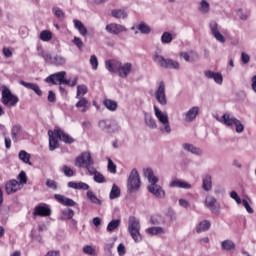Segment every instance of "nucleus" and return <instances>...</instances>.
<instances>
[{"instance_id": "nucleus-1", "label": "nucleus", "mask_w": 256, "mask_h": 256, "mask_svg": "<svg viewBox=\"0 0 256 256\" xmlns=\"http://www.w3.org/2000/svg\"><path fill=\"white\" fill-rule=\"evenodd\" d=\"M144 177L148 180L149 185L147 186V190L154 195L157 199H165V191L163 187L157 183H159V177L155 175L153 169L146 168L143 170Z\"/></svg>"}, {"instance_id": "nucleus-2", "label": "nucleus", "mask_w": 256, "mask_h": 256, "mask_svg": "<svg viewBox=\"0 0 256 256\" xmlns=\"http://www.w3.org/2000/svg\"><path fill=\"white\" fill-rule=\"evenodd\" d=\"M105 67L109 73H117L121 79H127L129 75H131V71H133V65L129 62L121 63L117 60H106Z\"/></svg>"}, {"instance_id": "nucleus-3", "label": "nucleus", "mask_w": 256, "mask_h": 256, "mask_svg": "<svg viewBox=\"0 0 256 256\" xmlns=\"http://www.w3.org/2000/svg\"><path fill=\"white\" fill-rule=\"evenodd\" d=\"M154 115L159 123H161L159 131L162 133V135H171V123L169 122V115L167 112L161 111L159 107L154 105Z\"/></svg>"}, {"instance_id": "nucleus-4", "label": "nucleus", "mask_w": 256, "mask_h": 256, "mask_svg": "<svg viewBox=\"0 0 256 256\" xmlns=\"http://www.w3.org/2000/svg\"><path fill=\"white\" fill-rule=\"evenodd\" d=\"M128 231L135 243H141L143 241V236H141V223L135 216L129 217Z\"/></svg>"}, {"instance_id": "nucleus-5", "label": "nucleus", "mask_w": 256, "mask_h": 256, "mask_svg": "<svg viewBox=\"0 0 256 256\" xmlns=\"http://www.w3.org/2000/svg\"><path fill=\"white\" fill-rule=\"evenodd\" d=\"M1 103L5 105V107H17V103H19V97L17 95L12 94L11 89L6 85L1 86Z\"/></svg>"}, {"instance_id": "nucleus-6", "label": "nucleus", "mask_w": 256, "mask_h": 256, "mask_svg": "<svg viewBox=\"0 0 256 256\" xmlns=\"http://www.w3.org/2000/svg\"><path fill=\"white\" fill-rule=\"evenodd\" d=\"M98 128L103 133H119L121 131V125L115 121L110 119H101L98 121Z\"/></svg>"}, {"instance_id": "nucleus-7", "label": "nucleus", "mask_w": 256, "mask_h": 256, "mask_svg": "<svg viewBox=\"0 0 256 256\" xmlns=\"http://www.w3.org/2000/svg\"><path fill=\"white\" fill-rule=\"evenodd\" d=\"M39 57H42L46 63H50V65H56V67H61V65H65L66 60L62 55L56 54L52 55L49 52H45L43 49L38 50Z\"/></svg>"}, {"instance_id": "nucleus-8", "label": "nucleus", "mask_w": 256, "mask_h": 256, "mask_svg": "<svg viewBox=\"0 0 256 256\" xmlns=\"http://www.w3.org/2000/svg\"><path fill=\"white\" fill-rule=\"evenodd\" d=\"M153 61L158 65L159 67H162L163 69H175L179 70L180 65L177 61L173 59H165V57L159 55V53H155L153 56Z\"/></svg>"}, {"instance_id": "nucleus-9", "label": "nucleus", "mask_w": 256, "mask_h": 256, "mask_svg": "<svg viewBox=\"0 0 256 256\" xmlns=\"http://www.w3.org/2000/svg\"><path fill=\"white\" fill-rule=\"evenodd\" d=\"M141 187V178L139 177V171L132 169L127 180V189L130 192L139 191Z\"/></svg>"}, {"instance_id": "nucleus-10", "label": "nucleus", "mask_w": 256, "mask_h": 256, "mask_svg": "<svg viewBox=\"0 0 256 256\" xmlns=\"http://www.w3.org/2000/svg\"><path fill=\"white\" fill-rule=\"evenodd\" d=\"M154 97L156 101L159 103V105H162V107H165L167 105V94L165 92V82L161 81L158 84V87L156 88V91L154 93Z\"/></svg>"}, {"instance_id": "nucleus-11", "label": "nucleus", "mask_w": 256, "mask_h": 256, "mask_svg": "<svg viewBox=\"0 0 256 256\" xmlns=\"http://www.w3.org/2000/svg\"><path fill=\"white\" fill-rule=\"evenodd\" d=\"M75 165L76 167H83V165H85V167L95 165L91 152H83L80 156H78L76 158Z\"/></svg>"}, {"instance_id": "nucleus-12", "label": "nucleus", "mask_w": 256, "mask_h": 256, "mask_svg": "<svg viewBox=\"0 0 256 256\" xmlns=\"http://www.w3.org/2000/svg\"><path fill=\"white\" fill-rule=\"evenodd\" d=\"M65 75H67L65 71L57 72L55 74L48 76L45 79V82L52 83V85H57V83H59V85H65V83H67V79H65Z\"/></svg>"}, {"instance_id": "nucleus-13", "label": "nucleus", "mask_w": 256, "mask_h": 256, "mask_svg": "<svg viewBox=\"0 0 256 256\" xmlns=\"http://www.w3.org/2000/svg\"><path fill=\"white\" fill-rule=\"evenodd\" d=\"M204 205L211 213H219L221 211V204L217 203V198L214 196H206Z\"/></svg>"}, {"instance_id": "nucleus-14", "label": "nucleus", "mask_w": 256, "mask_h": 256, "mask_svg": "<svg viewBox=\"0 0 256 256\" xmlns=\"http://www.w3.org/2000/svg\"><path fill=\"white\" fill-rule=\"evenodd\" d=\"M209 27L214 39H216L218 43H225L226 39L225 36H223V34H221L219 31V24L215 21H211L209 23Z\"/></svg>"}, {"instance_id": "nucleus-15", "label": "nucleus", "mask_w": 256, "mask_h": 256, "mask_svg": "<svg viewBox=\"0 0 256 256\" xmlns=\"http://www.w3.org/2000/svg\"><path fill=\"white\" fill-rule=\"evenodd\" d=\"M197 115H199V107L194 106L186 111L182 117L185 123H193L195 119H197Z\"/></svg>"}, {"instance_id": "nucleus-16", "label": "nucleus", "mask_w": 256, "mask_h": 256, "mask_svg": "<svg viewBox=\"0 0 256 256\" xmlns=\"http://www.w3.org/2000/svg\"><path fill=\"white\" fill-rule=\"evenodd\" d=\"M168 187L170 189H191L192 186L185 180L175 178L168 184Z\"/></svg>"}, {"instance_id": "nucleus-17", "label": "nucleus", "mask_w": 256, "mask_h": 256, "mask_svg": "<svg viewBox=\"0 0 256 256\" xmlns=\"http://www.w3.org/2000/svg\"><path fill=\"white\" fill-rule=\"evenodd\" d=\"M105 30L108 33H111L112 35H119L121 33H125V31H127V28H125V26L121 24L112 23V24H108Z\"/></svg>"}, {"instance_id": "nucleus-18", "label": "nucleus", "mask_w": 256, "mask_h": 256, "mask_svg": "<svg viewBox=\"0 0 256 256\" xmlns=\"http://www.w3.org/2000/svg\"><path fill=\"white\" fill-rule=\"evenodd\" d=\"M21 189V183L17 180H10L5 184V191L7 195H11L12 193H17Z\"/></svg>"}, {"instance_id": "nucleus-19", "label": "nucleus", "mask_w": 256, "mask_h": 256, "mask_svg": "<svg viewBox=\"0 0 256 256\" xmlns=\"http://www.w3.org/2000/svg\"><path fill=\"white\" fill-rule=\"evenodd\" d=\"M204 77L206 79H213L217 83V85H223V75L219 72H213L211 70H206L204 72Z\"/></svg>"}, {"instance_id": "nucleus-20", "label": "nucleus", "mask_w": 256, "mask_h": 256, "mask_svg": "<svg viewBox=\"0 0 256 256\" xmlns=\"http://www.w3.org/2000/svg\"><path fill=\"white\" fill-rule=\"evenodd\" d=\"M236 121L237 118L233 116V114L224 113L221 117V120H219V123H222V125H225V127H233Z\"/></svg>"}, {"instance_id": "nucleus-21", "label": "nucleus", "mask_w": 256, "mask_h": 256, "mask_svg": "<svg viewBox=\"0 0 256 256\" xmlns=\"http://www.w3.org/2000/svg\"><path fill=\"white\" fill-rule=\"evenodd\" d=\"M54 199H56L58 203H61V205H65L66 207H75L77 205L76 201L71 198H67L61 194H55Z\"/></svg>"}, {"instance_id": "nucleus-22", "label": "nucleus", "mask_w": 256, "mask_h": 256, "mask_svg": "<svg viewBox=\"0 0 256 256\" xmlns=\"http://www.w3.org/2000/svg\"><path fill=\"white\" fill-rule=\"evenodd\" d=\"M55 135L56 137H58V139H60V141H63L64 143H75V139H73V137L69 136V134L63 132L61 129L56 128L55 129Z\"/></svg>"}, {"instance_id": "nucleus-23", "label": "nucleus", "mask_w": 256, "mask_h": 256, "mask_svg": "<svg viewBox=\"0 0 256 256\" xmlns=\"http://www.w3.org/2000/svg\"><path fill=\"white\" fill-rule=\"evenodd\" d=\"M182 148L184 149V151H187V153H192V155H197L198 157H201V155H203V150L199 147H195L193 144L184 143L182 145Z\"/></svg>"}, {"instance_id": "nucleus-24", "label": "nucleus", "mask_w": 256, "mask_h": 256, "mask_svg": "<svg viewBox=\"0 0 256 256\" xmlns=\"http://www.w3.org/2000/svg\"><path fill=\"white\" fill-rule=\"evenodd\" d=\"M33 215L38 217H49L51 215V208L47 206H36L34 208Z\"/></svg>"}, {"instance_id": "nucleus-25", "label": "nucleus", "mask_w": 256, "mask_h": 256, "mask_svg": "<svg viewBox=\"0 0 256 256\" xmlns=\"http://www.w3.org/2000/svg\"><path fill=\"white\" fill-rule=\"evenodd\" d=\"M49 136V149L50 151H55V149L59 148V140L56 138L57 135L55 134V130H49L48 131Z\"/></svg>"}, {"instance_id": "nucleus-26", "label": "nucleus", "mask_w": 256, "mask_h": 256, "mask_svg": "<svg viewBox=\"0 0 256 256\" xmlns=\"http://www.w3.org/2000/svg\"><path fill=\"white\" fill-rule=\"evenodd\" d=\"M146 233L151 237H155L157 235H165V233H167V230L161 226H152L146 229Z\"/></svg>"}, {"instance_id": "nucleus-27", "label": "nucleus", "mask_w": 256, "mask_h": 256, "mask_svg": "<svg viewBox=\"0 0 256 256\" xmlns=\"http://www.w3.org/2000/svg\"><path fill=\"white\" fill-rule=\"evenodd\" d=\"M19 83L26 89H31V91H34V93H36V95H38L39 97L43 95V92L41 91V88H39V85L31 82H25L23 80H20Z\"/></svg>"}, {"instance_id": "nucleus-28", "label": "nucleus", "mask_w": 256, "mask_h": 256, "mask_svg": "<svg viewBox=\"0 0 256 256\" xmlns=\"http://www.w3.org/2000/svg\"><path fill=\"white\" fill-rule=\"evenodd\" d=\"M144 123L146 127H149V129H157V122L149 113H144Z\"/></svg>"}, {"instance_id": "nucleus-29", "label": "nucleus", "mask_w": 256, "mask_h": 256, "mask_svg": "<svg viewBox=\"0 0 256 256\" xmlns=\"http://www.w3.org/2000/svg\"><path fill=\"white\" fill-rule=\"evenodd\" d=\"M202 189L209 192L213 189V178L211 175L207 174L202 180Z\"/></svg>"}, {"instance_id": "nucleus-30", "label": "nucleus", "mask_w": 256, "mask_h": 256, "mask_svg": "<svg viewBox=\"0 0 256 256\" xmlns=\"http://www.w3.org/2000/svg\"><path fill=\"white\" fill-rule=\"evenodd\" d=\"M73 23L75 29H77V31L82 35V37H87V28L85 27V24H83L81 20L77 19H74Z\"/></svg>"}, {"instance_id": "nucleus-31", "label": "nucleus", "mask_w": 256, "mask_h": 256, "mask_svg": "<svg viewBox=\"0 0 256 256\" xmlns=\"http://www.w3.org/2000/svg\"><path fill=\"white\" fill-rule=\"evenodd\" d=\"M198 11L202 15H207L211 11V4L207 0H201L198 5Z\"/></svg>"}, {"instance_id": "nucleus-32", "label": "nucleus", "mask_w": 256, "mask_h": 256, "mask_svg": "<svg viewBox=\"0 0 256 256\" xmlns=\"http://www.w3.org/2000/svg\"><path fill=\"white\" fill-rule=\"evenodd\" d=\"M211 229V222L209 220L201 221L196 227V233H205Z\"/></svg>"}, {"instance_id": "nucleus-33", "label": "nucleus", "mask_w": 256, "mask_h": 256, "mask_svg": "<svg viewBox=\"0 0 256 256\" xmlns=\"http://www.w3.org/2000/svg\"><path fill=\"white\" fill-rule=\"evenodd\" d=\"M68 187L70 189H82L83 191H89V185L84 182H68Z\"/></svg>"}, {"instance_id": "nucleus-34", "label": "nucleus", "mask_w": 256, "mask_h": 256, "mask_svg": "<svg viewBox=\"0 0 256 256\" xmlns=\"http://www.w3.org/2000/svg\"><path fill=\"white\" fill-rule=\"evenodd\" d=\"M120 225H121L120 219H113L108 223L106 231H108V233H113V231H115L116 229H119Z\"/></svg>"}, {"instance_id": "nucleus-35", "label": "nucleus", "mask_w": 256, "mask_h": 256, "mask_svg": "<svg viewBox=\"0 0 256 256\" xmlns=\"http://www.w3.org/2000/svg\"><path fill=\"white\" fill-rule=\"evenodd\" d=\"M111 15L114 17V19H127V11L123 9L112 10Z\"/></svg>"}, {"instance_id": "nucleus-36", "label": "nucleus", "mask_w": 256, "mask_h": 256, "mask_svg": "<svg viewBox=\"0 0 256 256\" xmlns=\"http://www.w3.org/2000/svg\"><path fill=\"white\" fill-rule=\"evenodd\" d=\"M87 91H89V88H87V85L81 84L77 86V93H76V99H81L87 95Z\"/></svg>"}, {"instance_id": "nucleus-37", "label": "nucleus", "mask_w": 256, "mask_h": 256, "mask_svg": "<svg viewBox=\"0 0 256 256\" xmlns=\"http://www.w3.org/2000/svg\"><path fill=\"white\" fill-rule=\"evenodd\" d=\"M119 197H121V189L119 186H117V184H113L109 194V199L113 200Z\"/></svg>"}, {"instance_id": "nucleus-38", "label": "nucleus", "mask_w": 256, "mask_h": 256, "mask_svg": "<svg viewBox=\"0 0 256 256\" xmlns=\"http://www.w3.org/2000/svg\"><path fill=\"white\" fill-rule=\"evenodd\" d=\"M18 157L20 159V161H23V163H26L27 165H33V163H31V154L27 153V151L22 150L19 152Z\"/></svg>"}, {"instance_id": "nucleus-39", "label": "nucleus", "mask_w": 256, "mask_h": 256, "mask_svg": "<svg viewBox=\"0 0 256 256\" xmlns=\"http://www.w3.org/2000/svg\"><path fill=\"white\" fill-rule=\"evenodd\" d=\"M79 101L76 103V107L78 109H81L82 113H85L87 109H89V101H87L85 98H77Z\"/></svg>"}, {"instance_id": "nucleus-40", "label": "nucleus", "mask_w": 256, "mask_h": 256, "mask_svg": "<svg viewBox=\"0 0 256 256\" xmlns=\"http://www.w3.org/2000/svg\"><path fill=\"white\" fill-rule=\"evenodd\" d=\"M103 103L106 109H108V111H117V107H118L117 101L106 99L104 100Z\"/></svg>"}, {"instance_id": "nucleus-41", "label": "nucleus", "mask_w": 256, "mask_h": 256, "mask_svg": "<svg viewBox=\"0 0 256 256\" xmlns=\"http://www.w3.org/2000/svg\"><path fill=\"white\" fill-rule=\"evenodd\" d=\"M221 247L224 251H233V249H235V242L231 240H224L221 242Z\"/></svg>"}, {"instance_id": "nucleus-42", "label": "nucleus", "mask_w": 256, "mask_h": 256, "mask_svg": "<svg viewBox=\"0 0 256 256\" xmlns=\"http://www.w3.org/2000/svg\"><path fill=\"white\" fill-rule=\"evenodd\" d=\"M137 29L143 35H149V33H151V27H149V25H147L145 22H141L140 24H138Z\"/></svg>"}, {"instance_id": "nucleus-43", "label": "nucleus", "mask_w": 256, "mask_h": 256, "mask_svg": "<svg viewBox=\"0 0 256 256\" xmlns=\"http://www.w3.org/2000/svg\"><path fill=\"white\" fill-rule=\"evenodd\" d=\"M19 133H21V126H19V125L13 126L12 130H11V135H12V140L14 141V143H17Z\"/></svg>"}, {"instance_id": "nucleus-44", "label": "nucleus", "mask_w": 256, "mask_h": 256, "mask_svg": "<svg viewBox=\"0 0 256 256\" xmlns=\"http://www.w3.org/2000/svg\"><path fill=\"white\" fill-rule=\"evenodd\" d=\"M86 195L91 203H94V205H101V201L99 200V198H97L93 191L89 190Z\"/></svg>"}, {"instance_id": "nucleus-45", "label": "nucleus", "mask_w": 256, "mask_h": 256, "mask_svg": "<svg viewBox=\"0 0 256 256\" xmlns=\"http://www.w3.org/2000/svg\"><path fill=\"white\" fill-rule=\"evenodd\" d=\"M40 39L41 41H46V42L51 41V39H53V34L49 30H43L40 33Z\"/></svg>"}, {"instance_id": "nucleus-46", "label": "nucleus", "mask_w": 256, "mask_h": 256, "mask_svg": "<svg viewBox=\"0 0 256 256\" xmlns=\"http://www.w3.org/2000/svg\"><path fill=\"white\" fill-rule=\"evenodd\" d=\"M173 41V35L169 32H164L161 36V42L164 44L171 43Z\"/></svg>"}, {"instance_id": "nucleus-47", "label": "nucleus", "mask_w": 256, "mask_h": 256, "mask_svg": "<svg viewBox=\"0 0 256 256\" xmlns=\"http://www.w3.org/2000/svg\"><path fill=\"white\" fill-rule=\"evenodd\" d=\"M52 13H54L55 17L58 19H65V12L59 7H54L52 9Z\"/></svg>"}, {"instance_id": "nucleus-48", "label": "nucleus", "mask_w": 256, "mask_h": 256, "mask_svg": "<svg viewBox=\"0 0 256 256\" xmlns=\"http://www.w3.org/2000/svg\"><path fill=\"white\" fill-rule=\"evenodd\" d=\"M235 125V131L236 133H243L245 131V125H243V123L241 122V120L236 119V121L234 122Z\"/></svg>"}, {"instance_id": "nucleus-49", "label": "nucleus", "mask_w": 256, "mask_h": 256, "mask_svg": "<svg viewBox=\"0 0 256 256\" xmlns=\"http://www.w3.org/2000/svg\"><path fill=\"white\" fill-rule=\"evenodd\" d=\"M90 64L92 65V69L94 71H97L98 67H99V60L97 59V56L92 55L90 57Z\"/></svg>"}, {"instance_id": "nucleus-50", "label": "nucleus", "mask_w": 256, "mask_h": 256, "mask_svg": "<svg viewBox=\"0 0 256 256\" xmlns=\"http://www.w3.org/2000/svg\"><path fill=\"white\" fill-rule=\"evenodd\" d=\"M62 215L66 217V219H73L75 212L71 208H67L62 211Z\"/></svg>"}, {"instance_id": "nucleus-51", "label": "nucleus", "mask_w": 256, "mask_h": 256, "mask_svg": "<svg viewBox=\"0 0 256 256\" xmlns=\"http://www.w3.org/2000/svg\"><path fill=\"white\" fill-rule=\"evenodd\" d=\"M94 181L95 183H106L107 180L105 179V176L101 174V172H98L97 174L94 175Z\"/></svg>"}, {"instance_id": "nucleus-52", "label": "nucleus", "mask_w": 256, "mask_h": 256, "mask_svg": "<svg viewBox=\"0 0 256 256\" xmlns=\"http://www.w3.org/2000/svg\"><path fill=\"white\" fill-rule=\"evenodd\" d=\"M72 43L78 47V49H83L85 47V44L83 43V40L81 38L75 36L74 39L72 40Z\"/></svg>"}, {"instance_id": "nucleus-53", "label": "nucleus", "mask_w": 256, "mask_h": 256, "mask_svg": "<svg viewBox=\"0 0 256 256\" xmlns=\"http://www.w3.org/2000/svg\"><path fill=\"white\" fill-rule=\"evenodd\" d=\"M46 186L48 187V189H52L53 191H57L58 189V185L55 180L48 179L46 181Z\"/></svg>"}, {"instance_id": "nucleus-54", "label": "nucleus", "mask_w": 256, "mask_h": 256, "mask_svg": "<svg viewBox=\"0 0 256 256\" xmlns=\"http://www.w3.org/2000/svg\"><path fill=\"white\" fill-rule=\"evenodd\" d=\"M108 171L113 174L117 173V165L111 159H108Z\"/></svg>"}, {"instance_id": "nucleus-55", "label": "nucleus", "mask_w": 256, "mask_h": 256, "mask_svg": "<svg viewBox=\"0 0 256 256\" xmlns=\"http://www.w3.org/2000/svg\"><path fill=\"white\" fill-rule=\"evenodd\" d=\"M230 197H231V199H234V201H236V203L238 205H241L243 200H241V197H239V194H237V192L231 191L230 192Z\"/></svg>"}, {"instance_id": "nucleus-56", "label": "nucleus", "mask_w": 256, "mask_h": 256, "mask_svg": "<svg viewBox=\"0 0 256 256\" xmlns=\"http://www.w3.org/2000/svg\"><path fill=\"white\" fill-rule=\"evenodd\" d=\"M63 173L66 175V177H73L74 175L73 169L67 165L63 166Z\"/></svg>"}, {"instance_id": "nucleus-57", "label": "nucleus", "mask_w": 256, "mask_h": 256, "mask_svg": "<svg viewBox=\"0 0 256 256\" xmlns=\"http://www.w3.org/2000/svg\"><path fill=\"white\" fill-rule=\"evenodd\" d=\"M83 253H85V255H95V249H93L92 246L86 245L83 248Z\"/></svg>"}, {"instance_id": "nucleus-58", "label": "nucleus", "mask_w": 256, "mask_h": 256, "mask_svg": "<svg viewBox=\"0 0 256 256\" xmlns=\"http://www.w3.org/2000/svg\"><path fill=\"white\" fill-rule=\"evenodd\" d=\"M241 61H242V63H244V65H247V63H249V61H251V57L249 56V54L242 52L241 53Z\"/></svg>"}, {"instance_id": "nucleus-59", "label": "nucleus", "mask_w": 256, "mask_h": 256, "mask_svg": "<svg viewBox=\"0 0 256 256\" xmlns=\"http://www.w3.org/2000/svg\"><path fill=\"white\" fill-rule=\"evenodd\" d=\"M243 204V206L245 207L247 213H250V214H253L254 213V210L253 208L251 207V205H249V202H247V200H242L241 202Z\"/></svg>"}, {"instance_id": "nucleus-60", "label": "nucleus", "mask_w": 256, "mask_h": 256, "mask_svg": "<svg viewBox=\"0 0 256 256\" xmlns=\"http://www.w3.org/2000/svg\"><path fill=\"white\" fill-rule=\"evenodd\" d=\"M18 179L21 183V185H25V183H27V174H25V172H20V174L18 175Z\"/></svg>"}, {"instance_id": "nucleus-61", "label": "nucleus", "mask_w": 256, "mask_h": 256, "mask_svg": "<svg viewBox=\"0 0 256 256\" xmlns=\"http://www.w3.org/2000/svg\"><path fill=\"white\" fill-rule=\"evenodd\" d=\"M179 205L180 207H183L184 209H189V207H191V204L189 203V201H187L186 199H179Z\"/></svg>"}, {"instance_id": "nucleus-62", "label": "nucleus", "mask_w": 256, "mask_h": 256, "mask_svg": "<svg viewBox=\"0 0 256 256\" xmlns=\"http://www.w3.org/2000/svg\"><path fill=\"white\" fill-rule=\"evenodd\" d=\"M117 252L119 256H124L126 253L125 245L123 243H120L117 247Z\"/></svg>"}, {"instance_id": "nucleus-63", "label": "nucleus", "mask_w": 256, "mask_h": 256, "mask_svg": "<svg viewBox=\"0 0 256 256\" xmlns=\"http://www.w3.org/2000/svg\"><path fill=\"white\" fill-rule=\"evenodd\" d=\"M86 169H87L89 175H95L99 172V171H97V169H95V167H93V165L86 166Z\"/></svg>"}, {"instance_id": "nucleus-64", "label": "nucleus", "mask_w": 256, "mask_h": 256, "mask_svg": "<svg viewBox=\"0 0 256 256\" xmlns=\"http://www.w3.org/2000/svg\"><path fill=\"white\" fill-rule=\"evenodd\" d=\"M251 87H252V91H254V93H256V75H254L251 79Z\"/></svg>"}]
</instances>
